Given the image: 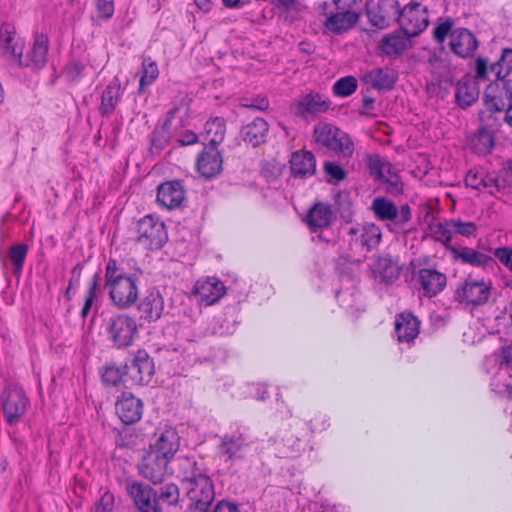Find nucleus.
<instances>
[{"instance_id":"obj_24","label":"nucleus","mask_w":512,"mask_h":512,"mask_svg":"<svg viewBox=\"0 0 512 512\" xmlns=\"http://www.w3.org/2000/svg\"><path fill=\"white\" fill-rule=\"evenodd\" d=\"M418 283L422 296L432 298L444 290L447 277L436 269L422 268L418 271Z\"/></svg>"},{"instance_id":"obj_21","label":"nucleus","mask_w":512,"mask_h":512,"mask_svg":"<svg viewBox=\"0 0 512 512\" xmlns=\"http://www.w3.org/2000/svg\"><path fill=\"white\" fill-rule=\"evenodd\" d=\"M49 44L48 39L44 35L36 37L30 51L23 56V53L18 57L16 64L19 67H28L33 70L42 69L47 62Z\"/></svg>"},{"instance_id":"obj_62","label":"nucleus","mask_w":512,"mask_h":512,"mask_svg":"<svg viewBox=\"0 0 512 512\" xmlns=\"http://www.w3.org/2000/svg\"><path fill=\"white\" fill-rule=\"evenodd\" d=\"M181 146L193 145L198 142V136L191 130H186L177 140Z\"/></svg>"},{"instance_id":"obj_57","label":"nucleus","mask_w":512,"mask_h":512,"mask_svg":"<svg viewBox=\"0 0 512 512\" xmlns=\"http://www.w3.org/2000/svg\"><path fill=\"white\" fill-rule=\"evenodd\" d=\"M114 507V495L106 491L95 504L93 512H111Z\"/></svg>"},{"instance_id":"obj_29","label":"nucleus","mask_w":512,"mask_h":512,"mask_svg":"<svg viewBox=\"0 0 512 512\" xmlns=\"http://www.w3.org/2000/svg\"><path fill=\"white\" fill-rule=\"evenodd\" d=\"M450 254L455 262L463 265L485 268L494 264V259L490 255L468 246H455L451 248Z\"/></svg>"},{"instance_id":"obj_55","label":"nucleus","mask_w":512,"mask_h":512,"mask_svg":"<svg viewBox=\"0 0 512 512\" xmlns=\"http://www.w3.org/2000/svg\"><path fill=\"white\" fill-rule=\"evenodd\" d=\"M85 70V65L77 60L70 61L66 66V75L74 82H79Z\"/></svg>"},{"instance_id":"obj_61","label":"nucleus","mask_w":512,"mask_h":512,"mask_svg":"<svg viewBox=\"0 0 512 512\" xmlns=\"http://www.w3.org/2000/svg\"><path fill=\"white\" fill-rule=\"evenodd\" d=\"M475 77L478 80H486L488 74V64L484 58L478 57L475 62Z\"/></svg>"},{"instance_id":"obj_28","label":"nucleus","mask_w":512,"mask_h":512,"mask_svg":"<svg viewBox=\"0 0 512 512\" xmlns=\"http://www.w3.org/2000/svg\"><path fill=\"white\" fill-rule=\"evenodd\" d=\"M450 49L461 58L471 57L478 47L475 35L467 28H457L451 32Z\"/></svg>"},{"instance_id":"obj_63","label":"nucleus","mask_w":512,"mask_h":512,"mask_svg":"<svg viewBox=\"0 0 512 512\" xmlns=\"http://www.w3.org/2000/svg\"><path fill=\"white\" fill-rule=\"evenodd\" d=\"M247 108H254L257 110H266L269 107V101L265 97L253 98L249 103L244 104Z\"/></svg>"},{"instance_id":"obj_53","label":"nucleus","mask_w":512,"mask_h":512,"mask_svg":"<svg viewBox=\"0 0 512 512\" xmlns=\"http://www.w3.org/2000/svg\"><path fill=\"white\" fill-rule=\"evenodd\" d=\"M452 26L453 22L450 18H447L444 21L437 24L432 31L434 40L437 43L442 44L446 40L448 35L451 36V32L453 31Z\"/></svg>"},{"instance_id":"obj_20","label":"nucleus","mask_w":512,"mask_h":512,"mask_svg":"<svg viewBox=\"0 0 512 512\" xmlns=\"http://www.w3.org/2000/svg\"><path fill=\"white\" fill-rule=\"evenodd\" d=\"M359 17L358 11L337 10L325 17L322 22L323 30L325 33L340 35L353 28Z\"/></svg>"},{"instance_id":"obj_4","label":"nucleus","mask_w":512,"mask_h":512,"mask_svg":"<svg viewBox=\"0 0 512 512\" xmlns=\"http://www.w3.org/2000/svg\"><path fill=\"white\" fill-rule=\"evenodd\" d=\"M106 332L117 348H126L138 336L137 320L134 316L126 313L112 315L107 320Z\"/></svg>"},{"instance_id":"obj_49","label":"nucleus","mask_w":512,"mask_h":512,"mask_svg":"<svg viewBox=\"0 0 512 512\" xmlns=\"http://www.w3.org/2000/svg\"><path fill=\"white\" fill-rule=\"evenodd\" d=\"M473 146L477 153H489L494 146L493 136L487 130L482 129L475 136Z\"/></svg>"},{"instance_id":"obj_10","label":"nucleus","mask_w":512,"mask_h":512,"mask_svg":"<svg viewBox=\"0 0 512 512\" xmlns=\"http://www.w3.org/2000/svg\"><path fill=\"white\" fill-rule=\"evenodd\" d=\"M330 107L331 100L329 97L316 91H310L300 96L291 105L293 113L300 118L316 117L326 113Z\"/></svg>"},{"instance_id":"obj_19","label":"nucleus","mask_w":512,"mask_h":512,"mask_svg":"<svg viewBox=\"0 0 512 512\" xmlns=\"http://www.w3.org/2000/svg\"><path fill=\"white\" fill-rule=\"evenodd\" d=\"M421 321L410 311L395 316L394 330L398 342L411 344L420 333Z\"/></svg>"},{"instance_id":"obj_58","label":"nucleus","mask_w":512,"mask_h":512,"mask_svg":"<svg viewBox=\"0 0 512 512\" xmlns=\"http://www.w3.org/2000/svg\"><path fill=\"white\" fill-rule=\"evenodd\" d=\"M495 257L499 262L512 272V249L508 247L496 248Z\"/></svg>"},{"instance_id":"obj_13","label":"nucleus","mask_w":512,"mask_h":512,"mask_svg":"<svg viewBox=\"0 0 512 512\" xmlns=\"http://www.w3.org/2000/svg\"><path fill=\"white\" fill-rule=\"evenodd\" d=\"M400 6L397 0H378L376 6L367 10L371 25L385 29L400 19Z\"/></svg>"},{"instance_id":"obj_5","label":"nucleus","mask_w":512,"mask_h":512,"mask_svg":"<svg viewBox=\"0 0 512 512\" xmlns=\"http://www.w3.org/2000/svg\"><path fill=\"white\" fill-rule=\"evenodd\" d=\"M346 235L351 249L370 252L377 249L382 240V232L374 223H348Z\"/></svg>"},{"instance_id":"obj_8","label":"nucleus","mask_w":512,"mask_h":512,"mask_svg":"<svg viewBox=\"0 0 512 512\" xmlns=\"http://www.w3.org/2000/svg\"><path fill=\"white\" fill-rule=\"evenodd\" d=\"M137 233V242L149 250L160 249L167 239L164 223L150 215L139 220Z\"/></svg>"},{"instance_id":"obj_34","label":"nucleus","mask_w":512,"mask_h":512,"mask_svg":"<svg viewBox=\"0 0 512 512\" xmlns=\"http://www.w3.org/2000/svg\"><path fill=\"white\" fill-rule=\"evenodd\" d=\"M372 272L376 279L390 284L399 278L400 267L390 256H380L374 261Z\"/></svg>"},{"instance_id":"obj_41","label":"nucleus","mask_w":512,"mask_h":512,"mask_svg":"<svg viewBox=\"0 0 512 512\" xmlns=\"http://www.w3.org/2000/svg\"><path fill=\"white\" fill-rule=\"evenodd\" d=\"M140 74L138 90L139 93H143L146 88L150 87L157 80L159 76V69L156 61H154L150 56L143 57Z\"/></svg>"},{"instance_id":"obj_46","label":"nucleus","mask_w":512,"mask_h":512,"mask_svg":"<svg viewBox=\"0 0 512 512\" xmlns=\"http://www.w3.org/2000/svg\"><path fill=\"white\" fill-rule=\"evenodd\" d=\"M99 280L100 275L98 273L94 274L87 283V292L85 295V301L83 304V307L80 311V317L85 320L88 316L89 312L91 311V308L93 306V303L96 299L97 292L99 290Z\"/></svg>"},{"instance_id":"obj_3","label":"nucleus","mask_w":512,"mask_h":512,"mask_svg":"<svg viewBox=\"0 0 512 512\" xmlns=\"http://www.w3.org/2000/svg\"><path fill=\"white\" fill-rule=\"evenodd\" d=\"M3 417L7 424L16 425L26 415L30 406L24 389L17 383L9 382L0 394Z\"/></svg>"},{"instance_id":"obj_31","label":"nucleus","mask_w":512,"mask_h":512,"mask_svg":"<svg viewBox=\"0 0 512 512\" xmlns=\"http://www.w3.org/2000/svg\"><path fill=\"white\" fill-rule=\"evenodd\" d=\"M137 310L140 318L147 322L160 319L164 310V299L159 291L151 290L140 300Z\"/></svg>"},{"instance_id":"obj_47","label":"nucleus","mask_w":512,"mask_h":512,"mask_svg":"<svg viewBox=\"0 0 512 512\" xmlns=\"http://www.w3.org/2000/svg\"><path fill=\"white\" fill-rule=\"evenodd\" d=\"M358 87L357 79L354 76L339 78L332 86V92L336 97L346 98L352 95Z\"/></svg>"},{"instance_id":"obj_36","label":"nucleus","mask_w":512,"mask_h":512,"mask_svg":"<svg viewBox=\"0 0 512 512\" xmlns=\"http://www.w3.org/2000/svg\"><path fill=\"white\" fill-rule=\"evenodd\" d=\"M397 80L394 71L387 68H375L364 75V81L377 90L391 89Z\"/></svg>"},{"instance_id":"obj_59","label":"nucleus","mask_w":512,"mask_h":512,"mask_svg":"<svg viewBox=\"0 0 512 512\" xmlns=\"http://www.w3.org/2000/svg\"><path fill=\"white\" fill-rule=\"evenodd\" d=\"M465 184L473 189L480 190L488 187L487 182L476 172L469 171L465 177Z\"/></svg>"},{"instance_id":"obj_43","label":"nucleus","mask_w":512,"mask_h":512,"mask_svg":"<svg viewBox=\"0 0 512 512\" xmlns=\"http://www.w3.org/2000/svg\"><path fill=\"white\" fill-rule=\"evenodd\" d=\"M328 151L341 158L349 159L354 153V143L351 137L340 129Z\"/></svg>"},{"instance_id":"obj_38","label":"nucleus","mask_w":512,"mask_h":512,"mask_svg":"<svg viewBox=\"0 0 512 512\" xmlns=\"http://www.w3.org/2000/svg\"><path fill=\"white\" fill-rule=\"evenodd\" d=\"M366 166L371 176L380 181H391L392 165L378 154L366 157Z\"/></svg>"},{"instance_id":"obj_56","label":"nucleus","mask_w":512,"mask_h":512,"mask_svg":"<svg viewBox=\"0 0 512 512\" xmlns=\"http://www.w3.org/2000/svg\"><path fill=\"white\" fill-rule=\"evenodd\" d=\"M312 433L325 431L329 426V419L326 415L316 413L308 422Z\"/></svg>"},{"instance_id":"obj_16","label":"nucleus","mask_w":512,"mask_h":512,"mask_svg":"<svg viewBox=\"0 0 512 512\" xmlns=\"http://www.w3.org/2000/svg\"><path fill=\"white\" fill-rule=\"evenodd\" d=\"M169 462L170 460L149 449L139 463V473L154 484L161 483L166 475Z\"/></svg>"},{"instance_id":"obj_52","label":"nucleus","mask_w":512,"mask_h":512,"mask_svg":"<svg viewBox=\"0 0 512 512\" xmlns=\"http://www.w3.org/2000/svg\"><path fill=\"white\" fill-rule=\"evenodd\" d=\"M323 170L328 177V182L339 183L346 178V172L343 167L335 162L325 161Z\"/></svg>"},{"instance_id":"obj_30","label":"nucleus","mask_w":512,"mask_h":512,"mask_svg":"<svg viewBox=\"0 0 512 512\" xmlns=\"http://www.w3.org/2000/svg\"><path fill=\"white\" fill-rule=\"evenodd\" d=\"M410 38L402 29L389 33L380 40L378 51L385 56L397 57L410 48Z\"/></svg>"},{"instance_id":"obj_45","label":"nucleus","mask_w":512,"mask_h":512,"mask_svg":"<svg viewBox=\"0 0 512 512\" xmlns=\"http://www.w3.org/2000/svg\"><path fill=\"white\" fill-rule=\"evenodd\" d=\"M478 90L463 82H458L456 86V101L462 108L471 106L478 99Z\"/></svg>"},{"instance_id":"obj_25","label":"nucleus","mask_w":512,"mask_h":512,"mask_svg":"<svg viewBox=\"0 0 512 512\" xmlns=\"http://www.w3.org/2000/svg\"><path fill=\"white\" fill-rule=\"evenodd\" d=\"M289 164L294 178L307 179L316 173L317 162L311 151L301 149L293 152Z\"/></svg>"},{"instance_id":"obj_26","label":"nucleus","mask_w":512,"mask_h":512,"mask_svg":"<svg viewBox=\"0 0 512 512\" xmlns=\"http://www.w3.org/2000/svg\"><path fill=\"white\" fill-rule=\"evenodd\" d=\"M116 412L124 424L138 422L143 414L142 401L128 392H123L116 402Z\"/></svg>"},{"instance_id":"obj_23","label":"nucleus","mask_w":512,"mask_h":512,"mask_svg":"<svg viewBox=\"0 0 512 512\" xmlns=\"http://www.w3.org/2000/svg\"><path fill=\"white\" fill-rule=\"evenodd\" d=\"M24 46V41L17 35L12 24L3 23L0 26V47L11 62L16 63L18 57L23 53Z\"/></svg>"},{"instance_id":"obj_50","label":"nucleus","mask_w":512,"mask_h":512,"mask_svg":"<svg viewBox=\"0 0 512 512\" xmlns=\"http://www.w3.org/2000/svg\"><path fill=\"white\" fill-rule=\"evenodd\" d=\"M451 220L452 235L457 234L463 237L475 236L477 233V225L472 221H461L459 219Z\"/></svg>"},{"instance_id":"obj_17","label":"nucleus","mask_w":512,"mask_h":512,"mask_svg":"<svg viewBox=\"0 0 512 512\" xmlns=\"http://www.w3.org/2000/svg\"><path fill=\"white\" fill-rule=\"evenodd\" d=\"M193 294L201 305L210 306L225 295V286L218 278L207 277L195 283Z\"/></svg>"},{"instance_id":"obj_37","label":"nucleus","mask_w":512,"mask_h":512,"mask_svg":"<svg viewBox=\"0 0 512 512\" xmlns=\"http://www.w3.org/2000/svg\"><path fill=\"white\" fill-rule=\"evenodd\" d=\"M339 130L340 128L333 124L319 122L313 128V141L316 146L328 151L337 137Z\"/></svg>"},{"instance_id":"obj_1","label":"nucleus","mask_w":512,"mask_h":512,"mask_svg":"<svg viewBox=\"0 0 512 512\" xmlns=\"http://www.w3.org/2000/svg\"><path fill=\"white\" fill-rule=\"evenodd\" d=\"M179 473L181 483L193 508L199 512H207L214 501L215 492L212 480L202 473L197 463L190 458L180 461Z\"/></svg>"},{"instance_id":"obj_15","label":"nucleus","mask_w":512,"mask_h":512,"mask_svg":"<svg viewBox=\"0 0 512 512\" xmlns=\"http://www.w3.org/2000/svg\"><path fill=\"white\" fill-rule=\"evenodd\" d=\"M335 220V211L331 204L325 202L314 203L304 217V223L313 233L330 228Z\"/></svg>"},{"instance_id":"obj_44","label":"nucleus","mask_w":512,"mask_h":512,"mask_svg":"<svg viewBox=\"0 0 512 512\" xmlns=\"http://www.w3.org/2000/svg\"><path fill=\"white\" fill-rule=\"evenodd\" d=\"M102 381L108 386L130 385L129 378L126 376V369L114 365L105 367L102 373Z\"/></svg>"},{"instance_id":"obj_35","label":"nucleus","mask_w":512,"mask_h":512,"mask_svg":"<svg viewBox=\"0 0 512 512\" xmlns=\"http://www.w3.org/2000/svg\"><path fill=\"white\" fill-rule=\"evenodd\" d=\"M268 131L269 126L265 119L256 117L242 127L241 134L245 142L257 147L265 141Z\"/></svg>"},{"instance_id":"obj_64","label":"nucleus","mask_w":512,"mask_h":512,"mask_svg":"<svg viewBox=\"0 0 512 512\" xmlns=\"http://www.w3.org/2000/svg\"><path fill=\"white\" fill-rule=\"evenodd\" d=\"M214 512H239V509L235 504L231 502L220 501L216 505Z\"/></svg>"},{"instance_id":"obj_39","label":"nucleus","mask_w":512,"mask_h":512,"mask_svg":"<svg viewBox=\"0 0 512 512\" xmlns=\"http://www.w3.org/2000/svg\"><path fill=\"white\" fill-rule=\"evenodd\" d=\"M429 232L431 237L444 245V247L451 252V248L455 247L452 245V231H451V220L446 219L444 221L432 220L429 225Z\"/></svg>"},{"instance_id":"obj_32","label":"nucleus","mask_w":512,"mask_h":512,"mask_svg":"<svg viewBox=\"0 0 512 512\" xmlns=\"http://www.w3.org/2000/svg\"><path fill=\"white\" fill-rule=\"evenodd\" d=\"M124 89L120 79L115 76L105 87L101 95L99 111L102 116H110L122 100Z\"/></svg>"},{"instance_id":"obj_7","label":"nucleus","mask_w":512,"mask_h":512,"mask_svg":"<svg viewBox=\"0 0 512 512\" xmlns=\"http://www.w3.org/2000/svg\"><path fill=\"white\" fill-rule=\"evenodd\" d=\"M371 209L375 217L380 221H390L397 230L404 229L412 217L411 208L403 204L399 208L385 197H377L373 200Z\"/></svg>"},{"instance_id":"obj_6","label":"nucleus","mask_w":512,"mask_h":512,"mask_svg":"<svg viewBox=\"0 0 512 512\" xmlns=\"http://www.w3.org/2000/svg\"><path fill=\"white\" fill-rule=\"evenodd\" d=\"M492 290V282L484 278L475 279L467 277L456 289L455 299L467 307H478L485 305Z\"/></svg>"},{"instance_id":"obj_14","label":"nucleus","mask_w":512,"mask_h":512,"mask_svg":"<svg viewBox=\"0 0 512 512\" xmlns=\"http://www.w3.org/2000/svg\"><path fill=\"white\" fill-rule=\"evenodd\" d=\"M247 446L246 437L242 433H225L220 437L218 455L225 463L232 465L244 457Z\"/></svg>"},{"instance_id":"obj_12","label":"nucleus","mask_w":512,"mask_h":512,"mask_svg":"<svg viewBox=\"0 0 512 512\" xmlns=\"http://www.w3.org/2000/svg\"><path fill=\"white\" fill-rule=\"evenodd\" d=\"M127 492L133 499L134 505L139 512H161L158 492L151 486L132 482L127 486Z\"/></svg>"},{"instance_id":"obj_11","label":"nucleus","mask_w":512,"mask_h":512,"mask_svg":"<svg viewBox=\"0 0 512 512\" xmlns=\"http://www.w3.org/2000/svg\"><path fill=\"white\" fill-rule=\"evenodd\" d=\"M130 385H147L154 375L153 359L145 350H138L130 364L124 366Z\"/></svg>"},{"instance_id":"obj_60","label":"nucleus","mask_w":512,"mask_h":512,"mask_svg":"<svg viewBox=\"0 0 512 512\" xmlns=\"http://www.w3.org/2000/svg\"><path fill=\"white\" fill-rule=\"evenodd\" d=\"M363 0H332L336 10L358 11Z\"/></svg>"},{"instance_id":"obj_2","label":"nucleus","mask_w":512,"mask_h":512,"mask_svg":"<svg viewBox=\"0 0 512 512\" xmlns=\"http://www.w3.org/2000/svg\"><path fill=\"white\" fill-rule=\"evenodd\" d=\"M105 289L111 303L122 310L131 308L139 298V279L124 272L117 261L110 258L105 267Z\"/></svg>"},{"instance_id":"obj_42","label":"nucleus","mask_w":512,"mask_h":512,"mask_svg":"<svg viewBox=\"0 0 512 512\" xmlns=\"http://www.w3.org/2000/svg\"><path fill=\"white\" fill-rule=\"evenodd\" d=\"M29 247L24 243L11 245L8 249V258L13 265V274L20 277L27 258Z\"/></svg>"},{"instance_id":"obj_40","label":"nucleus","mask_w":512,"mask_h":512,"mask_svg":"<svg viewBox=\"0 0 512 512\" xmlns=\"http://www.w3.org/2000/svg\"><path fill=\"white\" fill-rule=\"evenodd\" d=\"M204 130L206 139L209 142L208 146L218 148V145L224 141L226 135V121L222 117H213L205 123Z\"/></svg>"},{"instance_id":"obj_27","label":"nucleus","mask_w":512,"mask_h":512,"mask_svg":"<svg viewBox=\"0 0 512 512\" xmlns=\"http://www.w3.org/2000/svg\"><path fill=\"white\" fill-rule=\"evenodd\" d=\"M180 446V437L175 428L166 426L159 433L154 444L149 449L160 456L172 460Z\"/></svg>"},{"instance_id":"obj_33","label":"nucleus","mask_w":512,"mask_h":512,"mask_svg":"<svg viewBox=\"0 0 512 512\" xmlns=\"http://www.w3.org/2000/svg\"><path fill=\"white\" fill-rule=\"evenodd\" d=\"M483 102L486 109L492 113L503 111L512 103V91L489 85L484 92Z\"/></svg>"},{"instance_id":"obj_51","label":"nucleus","mask_w":512,"mask_h":512,"mask_svg":"<svg viewBox=\"0 0 512 512\" xmlns=\"http://www.w3.org/2000/svg\"><path fill=\"white\" fill-rule=\"evenodd\" d=\"M159 502H164L168 505H175L179 501L180 493L177 485L173 483H167L160 488L158 493Z\"/></svg>"},{"instance_id":"obj_22","label":"nucleus","mask_w":512,"mask_h":512,"mask_svg":"<svg viewBox=\"0 0 512 512\" xmlns=\"http://www.w3.org/2000/svg\"><path fill=\"white\" fill-rule=\"evenodd\" d=\"M185 199V189L181 181L171 180L157 188V202L168 210L180 207Z\"/></svg>"},{"instance_id":"obj_9","label":"nucleus","mask_w":512,"mask_h":512,"mask_svg":"<svg viewBox=\"0 0 512 512\" xmlns=\"http://www.w3.org/2000/svg\"><path fill=\"white\" fill-rule=\"evenodd\" d=\"M399 24L403 32L408 36H418L429 24L427 7L419 2L407 4L401 10Z\"/></svg>"},{"instance_id":"obj_18","label":"nucleus","mask_w":512,"mask_h":512,"mask_svg":"<svg viewBox=\"0 0 512 512\" xmlns=\"http://www.w3.org/2000/svg\"><path fill=\"white\" fill-rule=\"evenodd\" d=\"M196 168L205 179H211L220 174L223 169V158L218 148L204 146L197 157Z\"/></svg>"},{"instance_id":"obj_48","label":"nucleus","mask_w":512,"mask_h":512,"mask_svg":"<svg viewBox=\"0 0 512 512\" xmlns=\"http://www.w3.org/2000/svg\"><path fill=\"white\" fill-rule=\"evenodd\" d=\"M491 70L496 71L498 78L508 76L512 72V49H503L500 59L491 66Z\"/></svg>"},{"instance_id":"obj_54","label":"nucleus","mask_w":512,"mask_h":512,"mask_svg":"<svg viewBox=\"0 0 512 512\" xmlns=\"http://www.w3.org/2000/svg\"><path fill=\"white\" fill-rule=\"evenodd\" d=\"M95 7L99 18L109 20L115 12V4L113 0H94Z\"/></svg>"}]
</instances>
